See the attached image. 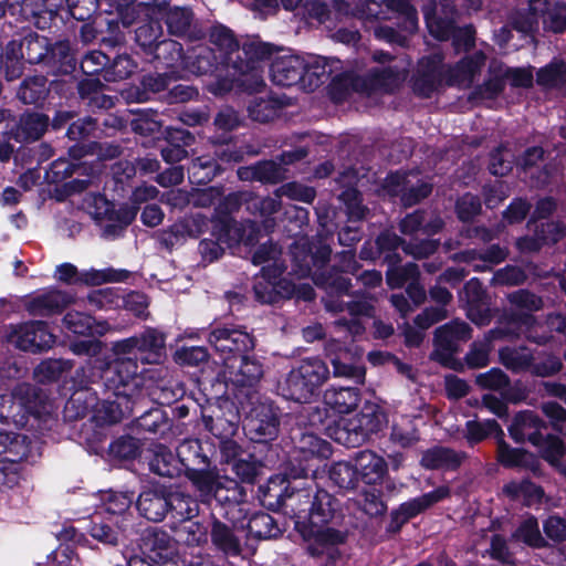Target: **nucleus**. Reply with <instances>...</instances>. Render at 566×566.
Returning a JSON list of instances; mask_svg holds the SVG:
<instances>
[{"label": "nucleus", "instance_id": "1a4fd4ad", "mask_svg": "<svg viewBox=\"0 0 566 566\" xmlns=\"http://www.w3.org/2000/svg\"><path fill=\"white\" fill-rule=\"evenodd\" d=\"M221 146L216 150V157L203 155L197 157L188 168L189 179L196 185H207L219 176L224 169L219 164L222 163H240L244 158V151L238 148L228 139L218 140Z\"/></svg>", "mask_w": 566, "mask_h": 566}, {"label": "nucleus", "instance_id": "864d4df0", "mask_svg": "<svg viewBox=\"0 0 566 566\" xmlns=\"http://www.w3.org/2000/svg\"><path fill=\"white\" fill-rule=\"evenodd\" d=\"M536 448L539 457L566 478V463L564 461L566 448L564 441L558 436L547 431L543 436V442Z\"/></svg>", "mask_w": 566, "mask_h": 566}, {"label": "nucleus", "instance_id": "9d476101", "mask_svg": "<svg viewBox=\"0 0 566 566\" xmlns=\"http://www.w3.org/2000/svg\"><path fill=\"white\" fill-rule=\"evenodd\" d=\"M260 227L258 221L248 220L247 224L238 222L229 213H220L212 222L211 237L229 249L243 243L247 247H254L259 241Z\"/></svg>", "mask_w": 566, "mask_h": 566}, {"label": "nucleus", "instance_id": "c03bdc74", "mask_svg": "<svg viewBox=\"0 0 566 566\" xmlns=\"http://www.w3.org/2000/svg\"><path fill=\"white\" fill-rule=\"evenodd\" d=\"M106 13L105 24L107 35L102 38V42L113 48L125 44V30L130 29L133 24H135L139 12L107 10Z\"/></svg>", "mask_w": 566, "mask_h": 566}, {"label": "nucleus", "instance_id": "69168bd1", "mask_svg": "<svg viewBox=\"0 0 566 566\" xmlns=\"http://www.w3.org/2000/svg\"><path fill=\"white\" fill-rule=\"evenodd\" d=\"M512 542H521L526 546L541 549L548 546L547 541L543 537L538 521L534 515H528L511 534Z\"/></svg>", "mask_w": 566, "mask_h": 566}, {"label": "nucleus", "instance_id": "338daca9", "mask_svg": "<svg viewBox=\"0 0 566 566\" xmlns=\"http://www.w3.org/2000/svg\"><path fill=\"white\" fill-rule=\"evenodd\" d=\"M231 69L237 74V90L248 94L259 93L265 87L262 67L232 62Z\"/></svg>", "mask_w": 566, "mask_h": 566}, {"label": "nucleus", "instance_id": "a18cd8bd", "mask_svg": "<svg viewBox=\"0 0 566 566\" xmlns=\"http://www.w3.org/2000/svg\"><path fill=\"white\" fill-rule=\"evenodd\" d=\"M50 95L48 77L43 74L25 76L18 90L17 98L24 105H34L42 107Z\"/></svg>", "mask_w": 566, "mask_h": 566}, {"label": "nucleus", "instance_id": "c85d7f7f", "mask_svg": "<svg viewBox=\"0 0 566 566\" xmlns=\"http://www.w3.org/2000/svg\"><path fill=\"white\" fill-rule=\"evenodd\" d=\"M142 464L146 465L148 471L161 478H179L177 452L174 453L169 447L164 443H151L145 448L142 454Z\"/></svg>", "mask_w": 566, "mask_h": 566}, {"label": "nucleus", "instance_id": "2eb2a0df", "mask_svg": "<svg viewBox=\"0 0 566 566\" xmlns=\"http://www.w3.org/2000/svg\"><path fill=\"white\" fill-rule=\"evenodd\" d=\"M447 71L443 70V55L432 53L422 56L412 81V90L422 98H430L446 83Z\"/></svg>", "mask_w": 566, "mask_h": 566}, {"label": "nucleus", "instance_id": "09e8293b", "mask_svg": "<svg viewBox=\"0 0 566 566\" xmlns=\"http://www.w3.org/2000/svg\"><path fill=\"white\" fill-rule=\"evenodd\" d=\"M238 175L241 180L276 185L284 179V169L273 160H260L252 166L240 168Z\"/></svg>", "mask_w": 566, "mask_h": 566}, {"label": "nucleus", "instance_id": "5701e85b", "mask_svg": "<svg viewBox=\"0 0 566 566\" xmlns=\"http://www.w3.org/2000/svg\"><path fill=\"white\" fill-rule=\"evenodd\" d=\"M12 336L19 349L30 353L49 349L55 342V336L50 332L49 324L43 321H31L19 325Z\"/></svg>", "mask_w": 566, "mask_h": 566}, {"label": "nucleus", "instance_id": "f257e3e1", "mask_svg": "<svg viewBox=\"0 0 566 566\" xmlns=\"http://www.w3.org/2000/svg\"><path fill=\"white\" fill-rule=\"evenodd\" d=\"M292 273L301 279L311 277L313 283L329 296L349 295L353 287L349 275H357L361 265L354 249L335 255V263L327 266L332 247L327 237L317 234L294 241L290 247Z\"/></svg>", "mask_w": 566, "mask_h": 566}, {"label": "nucleus", "instance_id": "bb28decb", "mask_svg": "<svg viewBox=\"0 0 566 566\" xmlns=\"http://www.w3.org/2000/svg\"><path fill=\"white\" fill-rule=\"evenodd\" d=\"M77 59L69 40H51L42 70L48 75H71L76 71Z\"/></svg>", "mask_w": 566, "mask_h": 566}, {"label": "nucleus", "instance_id": "37998d69", "mask_svg": "<svg viewBox=\"0 0 566 566\" xmlns=\"http://www.w3.org/2000/svg\"><path fill=\"white\" fill-rule=\"evenodd\" d=\"M49 132V115L35 109H24L18 115V143H34Z\"/></svg>", "mask_w": 566, "mask_h": 566}, {"label": "nucleus", "instance_id": "6ab92c4d", "mask_svg": "<svg viewBox=\"0 0 566 566\" xmlns=\"http://www.w3.org/2000/svg\"><path fill=\"white\" fill-rule=\"evenodd\" d=\"M176 81L175 72H147L138 77L136 84L125 91V97L128 102L135 103L164 102L167 88Z\"/></svg>", "mask_w": 566, "mask_h": 566}, {"label": "nucleus", "instance_id": "e433bc0d", "mask_svg": "<svg viewBox=\"0 0 566 566\" xmlns=\"http://www.w3.org/2000/svg\"><path fill=\"white\" fill-rule=\"evenodd\" d=\"M468 454L444 446H434L422 452L420 465L427 470L458 471Z\"/></svg>", "mask_w": 566, "mask_h": 566}, {"label": "nucleus", "instance_id": "b1692460", "mask_svg": "<svg viewBox=\"0 0 566 566\" xmlns=\"http://www.w3.org/2000/svg\"><path fill=\"white\" fill-rule=\"evenodd\" d=\"M72 303V297L57 289H49L36 295L23 298L24 310L31 316L52 317L61 315Z\"/></svg>", "mask_w": 566, "mask_h": 566}, {"label": "nucleus", "instance_id": "a211bd4d", "mask_svg": "<svg viewBox=\"0 0 566 566\" xmlns=\"http://www.w3.org/2000/svg\"><path fill=\"white\" fill-rule=\"evenodd\" d=\"M207 228V218L197 213L180 218L169 227L158 230L155 238L165 250L171 252L175 247L184 244L188 238H199Z\"/></svg>", "mask_w": 566, "mask_h": 566}, {"label": "nucleus", "instance_id": "58836bf2", "mask_svg": "<svg viewBox=\"0 0 566 566\" xmlns=\"http://www.w3.org/2000/svg\"><path fill=\"white\" fill-rule=\"evenodd\" d=\"M354 463L361 482L375 485L388 474L387 461L371 450H361L355 453Z\"/></svg>", "mask_w": 566, "mask_h": 566}, {"label": "nucleus", "instance_id": "603ef678", "mask_svg": "<svg viewBox=\"0 0 566 566\" xmlns=\"http://www.w3.org/2000/svg\"><path fill=\"white\" fill-rule=\"evenodd\" d=\"M319 467L321 465H318L317 460L313 458L310 460L308 458H305V455L292 452L284 464L283 474L280 476L282 479H286V483L301 486L300 484H296V481L306 480L310 476L316 478Z\"/></svg>", "mask_w": 566, "mask_h": 566}, {"label": "nucleus", "instance_id": "473e14b6", "mask_svg": "<svg viewBox=\"0 0 566 566\" xmlns=\"http://www.w3.org/2000/svg\"><path fill=\"white\" fill-rule=\"evenodd\" d=\"M126 527L127 524L123 523V521L95 513L85 525V534H88L93 539L105 546L116 547Z\"/></svg>", "mask_w": 566, "mask_h": 566}, {"label": "nucleus", "instance_id": "13d9d810", "mask_svg": "<svg viewBox=\"0 0 566 566\" xmlns=\"http://www.w3.org/2000/svg\"><path fill=\"white\" fill-rule=\"evenodd\" d=\"M375 243L377 245V251L380 256V264L382 263H391L397 264L401 263L402 258L399 250L403 251L406 245V240L398 235L391 229L381 230L377 237L375 238Z\"/></svg>", "mask_w": 566, "mask_h": 566}, {"label": "nucleus", "instance_id": "79ce46f5", "mask_svg": "<svg viewBox=\"0 0 566 566\" xmlns=\"http://www.w3.org/2000/svg\"><path fill=\"white\" fill-rule=\"evenodd\" d=\"M486 61V55L482 51H475L472 54L464 55L453 66L447 70L446 84L448 86L471 83L481 72Z\"/></svg>", "mask_w": 566, "mask_h": 566}, {"label": "nucleus", "instance_id": "6e6552de", "mask_svg": "<svg viewBox=\"0 0 566 566\" xmlns=\"http://www.w3.org/2000/svg\"><path fill=\"white\" fill-rule=\"evenodd\" d=\"M281 428V410L272 401L254 406L245 419L243 429L249 439L259 444L276 440Z\"/></svg>", "mask_w": 566, "mask_h": 566}, {"label": "nucleus", "instance_id": "5fc2aeb1", "mask_svg": "<svg viewBox=\"0 0 566 566\" xmlns=\"http://www.w3.org/2000/svg\"><path fill=\"white\" fill-rule=\"evenodd\" d=\"M450 496V489L448 486H438L430 492L423 493L420 496L409 499L406 502L399 504L400 511H402L409 521L416 518L420 514L424 513L434 504L443 501Z\"/></svg>", "mask_w": 566, "mask_h": 566}, {"label": "nucleus", "instance_id": "f3484780", "mask_svg": "<svg viewBox=\"0 0 566 566\" xmlns=\"http://www.w3.org/2000/svg\"><path fill=\"white\" fill-rule=\"evenodd\" d=\"M216 502V510L220 517L239 521L248 517L247 490L234 479L224 476L212 496Z\"/></svg>", "mask_w": 566, "mask_h": 566}, {"label": "nucleus", "instance_id": "680f3d73", "mask_svg": "<svg viewBox=\"0 0 566 566\" xmlns=\"http://www.w3.org/2000/svg\"><path fill=\"white\" fill-rule=\"evenodd\" d=\"M11 140L18 143V116L9 108H0V160L3 163L14 153Z\"/></svg>", "mask_w": 566, "mask_h": 566}, {"label": "nucleus", "instance_id": "ea45409f", "mask_svg": "<svg viewBox=\"0 0 566 566\" xmlns=\"http://www.w3.org/2000/svg\"><path fill=\"white\" fill-rule=\"evenodd\" d=\"M12 40L15 41L17 46L22 52L29 65L42 67L52 40L51 38L29 29L14 34Z\"/></svg>", "mask_w": 566, "mask_h": 566}, {"label": "nucleus", "instance_id": "052dcab7", "mask_svg": "<svg viewBox=\"0 0 566 566\" xmlns=\"http://www.w3.org/2000/svg\"><path fill=\"white\" fill-rule=\"evenodd\" d=\"M134 426L140 433L164 436L171 428V422L163 407H153L135 417Z\"/></svg>", "mask_w": 566, "mask_h": 566}, {"label": "nucleus", "instance_id": "aec40b11", "mask_svg": "<svg viewBox=\"0 0 566 566\" xmlns=\"http://www.w3.org/2000/svg\"><path fill=\"white\" fill-rule=\"evenodd\" d=\"M548 423L534 410L517 411L507 427L510 438L517 444L531 443L538 447L548 431Z\"/></svg>", "mask_w": 566, "mask_h": 566}, {"label": "nucleus", "instance_id": "4c0bfd02", "mask_svg": "<svg viewBox=\"0 0 566 566\" xmlns=\"http://www.w3.org/2000/svg\"><path fill=\"white\" fill-rule=\"evenodd\" d=\"M422 11L429 34L438 41L450 40L457 27L455 10H448L447 7H442L441 11H438L437 4L433 2L424 6Z\"/></svg>", "mask_w": 566, "mask_h": 566}, {"label": "nucleus", "instance_id": "423d86ee", "mask_svg": "<svg viewBox=\"0 0 566 566\" xmlns=\"http://www.w3.org/2000/svg\"><path fill=\"white\" fill-rule=\"evenodd\" d=\"M91 167L85 163H73L70 159L59 158L54 160L45 172L49 184L55 185L52 197L63 202L74 195L85 191L91 185Z\"/></svg>", "mask_w": 566, "mask_h": 566}, {"label": "nucleus", "instance_id": "0e129e2a", "mask_svg": "<svg viewBox=\"0 0 566 566\" xmlns=\"http://www.w3.org/2000/svg\"><path fill=\"white\" fill-rule=\"evenodd\" d=\"M293 452L305 455L310 460L315 459L318 465L332 455V446L328 441L312 432H303Z\"/></svg>", "mask_w": 566, "mask_h": 566}, {"label": "nucleus", "instance_id": "0eeeda50", "mask_svg": "<svg viewBox=\"0 0 566 566\" xmlns=\"http://www.w3.org/2000/svg\"><path fill=\"white\" fill-rule=\"evenodd\" d=\"M99 377L105 387L118 398H134L139 395L143 379L135 358L115 357L109 361H101Z\"/></svg>", "mask_w": 566, "mask_h": 566}, {"label": "nucleus", "instance_id": "20e7f679", "mask_svg": "<svg viewBox=\"0 0 566 566\" xmlns=\"http://www.w3.org/2000/svg\"><path fill=\"white\" fill-rule=\"evenodd\" d=\"M329 375L325 360L319 357H306L279 381L277 388L286 400L310 403L319 397Z\"/></svg>", "mask_w": 566, "mask_h": 566}, {"label": "nucleus", "instance_id": "49530a36", "mask_svg": "<svg viewBox=\"0 0 566 566\" xmlns=\"http://www.w3.org/2000/svg\"><path fill=\"white\" fill-rule=\"evenodd\" d=\"M298 534L305 542H314L326 548H333L345 545L348 542L350 532L347 527H342V522H339L316 526L311 531L306 530Z\"/></svg>", "mask_w": 566, "mask_h": 566}, {"label": "nucleus", "instance_id": "8fccbe9b", "mask_svg": "<svg viewBox=\"0 0 566 566\" xmlns=\"http://www.w3.org/2000/svg\"><path fill=\"white\" fill-rule=\"evenodd\" d=\"M281 201L272 197H251L248 202V210L260 218L263 231L269 234L274 231L276 223L275 214L281 212Z\"/></svg>", "mask_w": 566, "mask_h": 566}, {"label": "nucleus", "instance_id": "412c9836", "mask_svg": "<svg viewBox=\"0 0 566 566\" xmlns=\"http://www.w3.org/2000/svg\"><path fill=\"white\" fill-rule=\"evenodd\" d=\"M360 401V391L356 387H332L324 394L325 407H313L308 413L310 423L315 426L317 423L324 424L327 418V408L333 411L344 415L349 413L356 409Z\"/></svg>", "mask_w": 566, "mask_h": 566}, {"label": "nucleus", "instance_id": "ddd939ff", "mask_svg": "<svg viewBox=\"0 0 566 566\" xmlns=\"http://www.w3.org/2000/svg\"><path fill=\"white\" fill-rule=\"evenodd\" d=\"M248 517L239 521L232 518H222L216 513L210 517V541L213 547L226 556L237 557L242 554V543L240 534L245 531V521Z\"/></svg>", "mask_w": 566, "mask_h": 566}, {"label": "nucleus", "instance_id": "6e6d98bb", "mask_svg": "<svg viewBox=\"0 0 566 566\" xmlns=\"http://www.w3.org/2000/svg\"><path fill=\"white\" fill-rule=\"evenodd\" d=\"M249 539L264 541L277 538L282 535L277 521L266 512H254L245 523Z\"/></svg>", "mask_w": 566, "mask_h": 566}, {"label": "nucleus", "instance_id": "dca6fc26", "mask_svg": "<svg viewBox=\"0 0 566 566\" xmlns=\"http://www.w3.org/2000/svg\"><path fill=\"white\" fill-rule=\"evenodd\" d=\"M138 547L144 558L155 565L165 559L178 557L179 544L167 531L158 526L146 527L139 538Z\"/></svg>", "mask_w": 566, "mask_h": 566}, {"label": "nucleus", "instance_id": "2f4dec72", "mask_svg": "<svg viewBox=\"0 0 566 566\" xmlns=\"http://www.w3.org/2000/svg\"><path fill=\"white\" fill-rule=\"evenodd\" d=\"M336 182L342 186L337 199L344 205L348 221H363L368 208L363 203V193L357 188V179L354 172H344Z\"/></svg>", "mask_w": 566, "mask_h": 566}, {"label": "nucleus", "instance_id": "c756f323", "mask_svg": "<svg viewBox=\"0 0 566 566\" xmlns=\"http://www.w3.org/2000/svg\"><path fill=\"white\" fill-rule=\"evenodd\" d=\"M137 358L142 364H163L167 357V334L159 328L147 326L136 334Z\"/></svg>", "mask_w": 566, "mask_h": 566}, {"label": "nucleus", "instance_id": "a878e982", "mask_svg": "<svg viewBox=\"0 0 566 566\" xmlns=\"http://www.w3.org/2000/svg\"><path fill=\"white\" fill-rule=\"evenodd\" d=\"M56 539L60 544L48 555V562L60 566H69L72 565L74 560L80 559L76 554V546L93 548L86 534L80 532L73 525L63 526L62 530L56 533Z\"/></svg>", "mask_w": 566, "mask_h": 566}, {"label": "nucleus", "instance_id": "7ed1b4c3", "mask_svg": "<svg viewBox=\"0 0 566 566\" xmlns=\"http://www.w3.org/2000/svg\"><path fill=\"white\" fill-rule=\"evenodd\" d=\"M138 514L145 520L159 523L168 515L174 521H184L198 514V504L190 495L171 484L158 481L144 485L135 501Z\"/></svg>", "mask_w": 566, "mask_h": 566}, {"label": "nucleus", "instance_id": "774afa93", "mask_svg": "<svg viewBox=\"0 0 566 566\" xmlns=\"http://www.w3.org/2000/svg\"><path fill=\"white\" fill-rule=\"evenodd\" d=\"M536 84L543 90H562L566 86V63L552 61L536 72Z\"/></svg>", "mask_w": 566, "mask_h": 566}, {"label": "nucleus", "instance_id": "4d7b16f0", "mask_svg": "<svg viewBox=\"0 0 566 566\" xmlns=\"http://www.w3.org/2000/svg\"><path fill=\"white\" fill-rule=\"evenodd\" d=\"M379 3L381 4L386 19L389 18L387 11L397 14L396 24L402 28L406 33L412 34L418 30V12L410 0H382V2Z\"/></svg>", "mask_w": 566, "mask_h": 566}, {"label": "nucleus", "instance_id": "7c9ffc66", "mask_svg": "<svg viewBox=\"0 0 566 566\" xmlns=\"http://www.w3.org/2000/svg\"><path fill=\"white\" fill-rule=\"evenodd\" d=\"M286 479L280 475L272 476L263 485L259 486V500L263 507L269 511L279 512L282 509L290 510V497L301 486L286 483Z\"/></svg>", "mask_w": 566, "mask_h": 566}, {"label": "nucleus", "instance_id": "e2e57ef3", "mask_svg": "<svg viewBox=\"0 0 566 566\" xmlns=\"http://www.w3.org/2000/svg\"><path fill=\"white\" fill-rule=\"evenodd\" d=\"M3 60L0 65V75L3 74L7 82L19 80L25 70L27 60L12 39L2 46Z\"/></svg>", "mask_w": 566, "mask_h": 566}, {"label": "nucleus", "instance_id": "3c124183", "mask_svg": "<svg viewBox=\"0 0 566 566\" xmlns=\"http://www.w3.org/2000/svg\"><path fill=\"white\" fill-rule=\"evenodd\" d=\"M223 478L224 476L220 474L217 465L212 464L208 467V469L200 470L187 479L198 493L200 501L211 505L212 496L216 495V491Z\"/></svg>", "mask_w": 566, "mask_h": 566}, {"label": "nucleus", "instance_id": "f8f14e48", "mask_svg": "<svg viewBox=\"0 0 566 566\" xmlns=\"http://www.w3.org/2000/svg\"><path fill=\"white\" fill-rule=\"evenodd\" d=\"M209 344L220 354L222 366L229 359L230 363H237L238 357L250 353L254 348V338L248 332L230 328H213L208 336Z\"/></svg>", "mask_w": 566, "mask_h": 566}, {"label": "nucleus", "instance_id": "393cba45", "mask_svg": "<svg viewBox=\"0 0 566 566\" xmlns=\"http://www.w3.org/2000/svg\"><path fill=\"white\" fill-rule=\"evenodd\" d=\"M495 459L504 469L527 470L535 476L543 474L538 457L524 448L512 447L505 437L497 439Z\"/></svg>", "mask_w": 566, "mask_h": 566}, {"label": "nucleus", "instance_id": "de8ad7c7", "mask_svg": "<svg viewBox=\"0 0 566 566\" xmlns=\"http://www.w3.org/2000/svg\"><path fill=\"white\" fill-rule=\"evenodd\" d=\"M18 6L21 18L39 30L50 29L57 15L55 10L49 8L48 0H21Z\"/></svg>", "mask_w": 566, "mask_h": 566}, {"label": "nucleus", "instance_id": "f03ea898", "mask_svg": "<svg viewBox=\"0 0 566 566\" xmlns=\"http://www.w3.org/2000/svg\"><path fill=\"white\" fill-rule=\"evenodd\" d=\"M290 512L297 533L339 523L345 517L340 501L314 482L301 486L290 497Z\"/></svg>", "mask_w": 566, "mask_h": 566}, {"label": "nucleus", "instance_id": "4468645a", "mask_svg": "<svg viewBox=\"0 0 566 566\" xmlns=\"http://www.w3.org/2000/svg\"><path fill=\"white\" fill-rule=\"evenodd\" d=\"M43 403L41 389L30 384L19 385L13 394L0 395V422L9 424L17 422V417L24 408L29 413H40L39 407Z\"/></svg>", "mask_w": 566, "mask_h": 566}, {"label": "nucleus", "instance_id": "cd10ccee", "mask_svg": "<svg viewBox=\"0 0 566 566\" xmlns=\"http://www.w3.org/2000/svg\"><path fill=\"white\" fill-rule=\"evenodd\" d=\"M305 70L306 60L304 57L293 54L280 55L272 60L270 64V77L273 84L277 86H302Z\"/></svg>", "mask_w": 566, "mask_h": 566}, {"label": "nucleus", "instance_id": "39448f33", "mask_svg": "<svg viewBox=\"0 0 566 566\" xmlns=\"http://www.w3.org/2000/svg\"><path fill=\"white\" fill-rule=\"evenodd\" d=\"M87 212L96 224L106 222L102 228V237L115 240L125 235L127 228L135 221L139 207L134 203H120L118 207L104 193H88L84 199Z\"/></svg>", "mask_w": 566, "mask_h": 566}, {"label": "nucleus", "instance_id": "72a5a7b5", "mask_svg": "<svg viewBox=\"0 0 566 566\" xmlns=\"http://www.w3.org/2000/svg\"><path fill=\"white\" fill-rule=\"evenodd\" d=\"M177 458L179 476L189 478L213 464L211 458L203 451L199 439L182 441L177 448Z\"/></svg>", "mask_w": 566, "mask_h": 566}, {"label": "nucleus", "instance_id": "f704fd0d", "mask_svg": "<svg viewBox=\"0 0 566 566\" xmlns=\"http://www.w3.org/2000/svg\"><path fill=\"white\" fill-rule=\"evenodd\" d=\"M471 337V326L463 321L453 319L436 328L433 334L434 349L431 354L458 352L459 343L467 342Z\"/></svg>", "mask_w": 566, "mask_h": 566}, {"label": "nucleus", "instance_id": "a19ab883", "mask_svg": "<svg viewBox=\"0 0 566 566\" xmlns=\"http://www.w3.org/2000/svg\"><path fill=\"white\" fill-rule=\"evenodd\" d=\"M295 293L296 285L285 277L274 282L255 281L253 284L254 298L261 304L276 305L292 298Z\"/></svg>", "mask_w": 566, "mask_h": 566}, {"label": "nucleus", "instance_id": "c9c22d12", "mask_svg": "<svg viewBox=\"0 0 566 566\" xmlns=\"http://www.w3.org/2000/svg\"><path fill=\"white\" fill-rule=\"evenodd\" d=\"M224 62L213 49L199 44L187 50L182 66L196 75H212Z\"/></svg>", "mask_w": 566, "mask_h": 566}, {"label": "nucleus", "instance_id": "bf43d9fd", "mask_svg": "<svg viewBox=\"0 0 566 566\" xmlns=\"http://www.w3.org/2000/svg\"><path fill=\"white\" fill-rule=\"evenodd\" d=\"M463 437L470 447H474L491 437L496 443L497 439L505 437V433L495 419L468 420Z\"/></svg>", "mask_w": 566, "mask_h": 566}, {"label": "nucleus", "instance_id": "9b49d317", "mask_svg": "<svg viewBox=\"0 0 566 566\" xmlns=\"http://www.w3.org/2000/svg\"><path fill=\"white\" fill-rule=\"evenodd\" d=\"M263 364L249 353L238 357L237 363L224 361L223 369L218 374L217 379L224 387L222 395L227 394L229 385L233 388H253L263 377Z\"/></svg>", "mask_w": 566, "mask_h": 566}, {"label": "nucleus", "instance_id": "4be33fe9", "mask_svg": "<svg viewBox=\"0 0 566 566\" xmlns=\"http://www.w3.org/2000/svg\"><path fill=\"white\" fill-rule=\"evenodd\" d=\"M164 22L170 35L188 42L200 41L207 36V31L195 19L190 7H168L164 13Z\"/></svg>", "mask_w": 566, "mask_h": 566}]
</instances>
